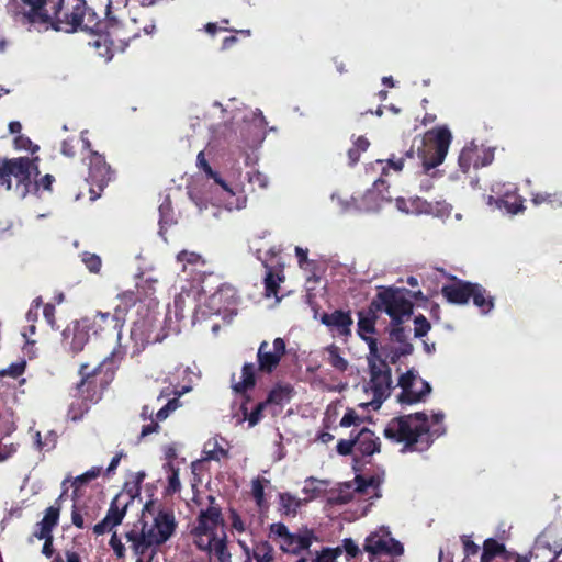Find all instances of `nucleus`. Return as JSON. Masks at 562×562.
Wrapping results in <instances>:
<instances>
[{
  "label": "nucleus",
  "instance_id": "nucleus-1",
  "mask_svg": "<svg viewBox=\"0 0 562 562\" xmlns=\"http://www.w3.org/2000/svg\"><path fill=\"white\" fill-rule=\"evenodd\" d=\"M176 528L173 512L149 501L144 505L139 519L126 525L124 538L137 558L136 562H151L158 548L172 537Z\"/></svg>",
  "mask_w": 562,
  "mask_h": 562
},
{
  "label": "nucleus",
  "instance_id": "nucleus-2",
  "mask_svg": "<svg viewBox=\"0 0 562 562\" xmlns=\"http://www.w3.org/2000/svg\"><path fill=\"white\" fill-rule=\"evenodd\" d=\"M114 362L111 357H105L97 366L88 362L81 363L78 370L80 381L74 386V396L80 403L76 406L70 405L68 416L72 420H79L90 409L99 403L105 390L110 386L115 376Z\"/></svg>",
  "mask_w": 562,
  "mask_h": 562
},
{
  "label": "nucleus",
  "instance_id": "nucleus-3",
  "mask_svg": "<svg viewBox=\"0 0 562 562\" xmlns=\"http://www.w3.org/2000/svg\"><path fill=\"white\" fill-rule=\"evenodd\" d=\"M383 435L393 442L403 443L402 452L425 451L432 443L428 416L424 412L392 418Z\"/></svg>",
  "mask_w": 562,
  "mask_h": 562
},
{
  "label": "nucleus",
  "instance_id": "nucleus-4",
  "mask_svg": "<svg viewBox=\"0 0 562 562\" xmlns=\"http://www.w3.org/2000/svg\"><path fill=\"white\" fill-rule=\"evenodd\" d=\"M38 175V168L29 157L0 158V187L10 191L13 187L12 178L15 179V190L21 198L29 193H37L43 190L50 191L55 178L47 173L38 180L32 181V173Z\"/></svg>",
  "mask_w": 562,
  "mask_h": 562
},
{
  "label": "nucleus",
  "instance_id": "nucleus-5",
  "mask_svg": "<svg viewBox=\"0 0 562 562\" xmlns=\"http://www.w3.org/2000/svg\"><path fill=\"white\" fill-rule=\"evenodd\" d=\"M65 0H9L8 11L23 24L61 31Z\"/></svg>",
  "mask_w": 562,
  "mask_h": 562
},
{
  "label": "nucleus",
  "instance_id": "nucleus-6",
  "mask_svg": "<svg viewBox=\"0 0 562 562\" xmlns=\"http://www.w3.org/2000/svg\"><path fill=\"white\" fill-rule=\"evenodd\" d=\"M409 293L406 289L385 288L378 292L371 302L375 311H384L391 317V324H403L408 319L414 310V304L405 296Z\"/></svg>",
  "mask_w": 562,
  "mask_h": 562
},
{
  "label": "nucleus",
  "instance_id": "nucleus-7",
  "mask_svg": "<svg viewBox=\"0 0 562 562\" xmlns=\"http://www.w3.org/2000/svg\"><path fill=\"white\" fill-rule=\"evenodd\" d=\"M451 139L452 135L446 126L437 127L427 133L426 142H423L424 148L417 150V160L420 161L425 172L443 161Z\"/></svg>",
  "mask_w": 562,
  "mask_h": 562
},
{
  "label": "nucleus",
  "instance_id": "nucleus-8",
  "mask_svg": "<svg viewBox=\"0 0 562 562\" xmlns=\"http://www.w3.org/2000/svg\"><path fill=\"white\" fill-rule=\"evenodd\" d=\"M269 538L277 542L283 552L300 554L310 549L315 536L307 529L303 533H292L283 522H274L269 527Z\"/></svg>",
  "mask_w": 562,
  "mask_h": 562
},
{
  "label": "nucleus",
  "instance_id": "nucleus-9",
  "mask_svg": "<svg viewBox=\"0 0 562 562\" xmlns=\"http://www.w3.org/2000/svg\"><path fill=\"white\" fill-rule=\"evenodd\" d=\"M370 380L364 390L372 394V404L379 407L390 395L392 390L391 368L386 360L369 364Z\"/></svg>",
  "mask_w": 562,
  "mask_h": 562
},
{
  "label": "nucleus",
  "instance_id": "nucleus-10",
  "mask_svg": "<svg viewBox=\"0 0 562 562\" xmlns=\"http://www.w3.org/2000/svg\"><path fill=\"white\" fill-rule=\"evenodd\" d=\"M285 353L286 345L283 338H274L272 345L267 340L261 341L257 351V371L262 374L273 373Z\"/></svg>",
  "mask_w": 562,
  "mask_h": 562
},
{
  "label": "nucleus",
  "instance_id": "nucleus-11",
  "mask_svg": "<svg viewBox=\"0 0 562 562\" xmlns=\"http://www.w3.org/2000/svg\"><path fill=\"white\" fill-rule=\"evenodd\" d=\"M88 159L89 172L87 181L91 186V199L95 200L100 195V192L110 182L112 177V169L110 165L105 161L104 156L99 154L98 151L90 150Z\"/></svg>",
  "mask_w": 562,
  "mask_h": 562
},
{
  "label": "nucleus",
  "instance_id": "nucleus-12",
  "mask_svg": "<svg viewBox=\"0 0 562 562\" xmlns=\"http://www.w3.org/2000/svg\"><path fill=\"white\" fill-rule=\"evenodd\" d=\"M398 385L402 389L397 396L401 404L412 405L422 402L431 392L430 384L417 378L413 370H408L400 376Z\"/></svg>",
  "mask_w": 562,
  "mask_h": 562
},
{
  "label": "nucleus",
  "instance_id": "nucleus-13",
  "mask_svg": "<svg viewBox=\"0 0 562 562\" xmlns=\"http://www.w3.org/2000/svg\"><path fill=\"white\" fill-rule=\"evenodd\" d=\"M123 494L119 493L111 501L105 517L92 527L93 533L95 536H102L106 532H111L114 530V528L123 522L132 497H130L127 501H123Z\"/></svg>",
  "mask_w": 562,
  "mask_h": 562
},
{
  "label": "nucleus",
  "instance_id": "nucleus-14",
  "mask_svg": "<svg viewBox=\"0 0 562 562\" xmlns=\"http://www.w3.org/2000/svg\"><path fill=\"white\" fill-rule=\"evenodd\" d=\"M355 447L353 469L359 471L368 462L367 458L380 452L381 441L371 429L364 427L356 435Z\"/></svg>",
  "mask_w": 562,
  "mask_h": 562
},
{
  "label": "nucleus",
  "instance_id": "nucleus-15",
  "mask_svg": "<svg viewBox=\"0 0 562 562\" xmlns=\"http://www.w3.org/2000/svg\"><path fill=\"white\" fill-rule=\"evenodd\" d=\"M364 550L369 553V561L376 562V558L380 555H402L404 552V547L394 538L371 533L366 539Z\"/></svg>",
  "mask_w": 562,
  "mask_h": 562
},
{
  "label": "nucleus",
  "instance_id": "nucleus-16",
  "mask_svg": "<svg viewBox=\"0 0 562 562\" xmlns=\"http://www.w3.org/2000/svg\"><path fill=\"white\" fill-rule=\"evenodd\" d=\"M82 321L88 326L89 330L92 331L93 335H108V334H116L117 338L121 337V330L124 324L117 318V316L113 313H103L98 312L93 317H85Z\"/></svg>",
  "mask_w": 562,
  "mask_h": 562
},
{
  "label": "nucleus",
  "instance_id": "nucleus-17",
  "mask_svg": "<svg viewBox=\"0 0 562 562\" xmlns=\"http://www.w3.org/2000/svg\"><path fill=\"white\" fill-rule=\"evenodd\" d=\"M237 303L236 289L227 283H221L216 291L211 293L206 300L210 312L216 315L226 313Z\"/></svg>",
  "mask_w": 562,
  "mask_h": 562
},
{
  "label": "nucleus",
  "instance_id": "nucleus-18",
  "mask_svg": "<svg viewBox=\"0 0 562 562\" xmlns=\"http://www.w3.org/2000/svg\"><path fill=\"white\" fill-rule=\"evenodd\" d=\"M452 283L445 284L441 289V294L451 304L464 305L471 299V291H473L474 283L459 279L454 276H449Z\"/></svg>",
  "mask_w": 562,
  "mask_h": 562
},
{
  "label": "nucleus",
  "instance_id": "nucleus-19",
  "mask_svg": "<svg viewBox=\"0 0 562 562\" xmlns=\"http://www.w3.org/2000/svg\"><path fill=\"white\" fill-rule=\"evenodd\" d=\"M210 505L206 509H202L196 517V527L202 533L207 530H216L218 526H224L222 508L215 503V497L209 496Z\"/></svg>",
  "mask_w": 562,
  "mask_h": 562
},
{
  "label": "nucleus",
  "instance_id": "nucleus-20",
  "mask_svg": "<svg viewBox=\"0 0 562 562\" xmlns=\"http://www.w3.org/2000/svg\"><path fill=\"white\" fill-rule=\"evenodd\" d=\"M321 323L330 330H336L340 336L348 337L351 335L353 321L349 311L336 310L333 313H323Z\"/></svg>",
  "mask_w": 562,
  "mask_h": 562
},
{
  "label": "nucleus",
  "instance_id": "nucleus-21",
  "mask_svg": "<svg viewBox=\"0 0 562 562\" xmlns=\"http://www.w3.org/2000/svg\"><path fill=\"white\" fill-rule=\"evenodd\" d=\"M101 513V506L95 502L91 504L74 505L71 510V521L79 528L83 529L90 526Z\"/></svg>",
  "mask_w": 562,
  "mask_h": 562
},
{
  "label": "nucleus",
  "instance_id": "nucleus-22",
  "mask_svg": "<svg viewBox=\"0 0 562 562\" xmlns=\"http://www.w3.org/2000/svg\"><path fill=\"white\" fill-rule=\"evenodd\" d=\"M65 493H66V490L56 499L55 505L49 506L45 510L43 519L37 524L38 530H35L33 533H40L41 537H45L47 533L53 535V529L58 525V520H59V514H60L59 501L64 496Z\"/></svg>",
  "mask_w": 562,
  "mask_h": 562
},
{
  "label": "nucleus",
  "instance_id": "nucleus-23",
  "mask_svg": "<svg viewBox=\"0 0 562 562\" xmlns=\"http://www.w3.org/2000/svg\"><path fill=\"white\" fill-rule=\"evenodd\" d=\"M293 395V387L289 384H277L274 385L266 401V405H277V406H283L284 404L289 403Z\"/></svg>",
  "mask_w": 562,
  "mask_h": 562
},
{
  "label": "nucleus",
  "instance_id": "nucleus-24",
  "mask_svg": "<svg viewBox=\"0 0 562 562\" xmlns=\"http://www.w3.org/2000/svg\"><path fill=\"white\" fill-rule=\"evenodd\" d=\"M256 385V368L252 362L244 363L241 368V381L233 385L235 393L245 394Z\"/></svg>",
  "mask_w": 562,
  "mask_h": 562
},
{
  "label": "nucleus",
  "instance_id": "nucleus-25",
  "mask_svg": "<svg viewBox=\"0 0 562 562\" xmlns=\"http://www.w3.org/2000/svg\"><path fill=\"white\" fill-rule=\"evenodd\" d=\"M119 304L114 308V314L120 321L125 324L126 315L128 311L136 305L139 297L135 291H125L117 295Z\"/></svg>",
  "mask_w": 562,
  "mask_h": 562
},
{
  "label": "nucleus",
  "instance_id": "nucleus-26",
  "mask_svg": "<svg viewBox=\"0 0 562 562\" xmlns=\"http://www.w3.org/2000/svg\"><path fill=\"white\" fill-rule=\"evenodd\" d=\"M265 268L267 269L266 276L263 279L265 295L267 297L274 296L279 300L278 293H279V289H280V283H282L285 280V277L282 273V271H280L278 273L273 272L272 268L270 266H268L267 263H265Z\"/></svg>",
  "mask_w": 562,
  "mask_h": 562
},
{
  "label": "nucleus",
  "instance_id": "nucleus-27",
  "mask_svg": "<svg viewBox=\"0 0 562 562\" xmlns=\"http://www.w3.org/2000/svg\"><path fill=\"white\" fill-rule=\"evenodd\" d=\"M305 502H307V499L302 501L289 492L280 493L279 494V512L283 516L294 517L297 514V510L300 509V507Z\"/></svg>",
  "mask_w": 562,
  "mask_h": 562
},
{
  "label": "nucleus",
  "instance_id": "nucleus-28",
  "mask_svg": "<svg viewBox=\"0 0 562 562\" xmlns=\"http://www.w3.org/2000/svg\"><path fill=\"white\" fill-rule=\"evenodd\" d=\"M471 299L483 314L488 313L494 307V297L479 283H474L473 291H471Z\"/></svg>",
  "mask_w": 562,
  "mask_h": 562
},
{
  "label": "nucleus",
  "instance_id": "nucleus-29",
  "mask_svg": "<svg viewBox=\"0 0 562 562\" xmlns=\"http://www.w3.org/2000/svg\"><path fill=\"white\" fill-rule=\"evenodd\" d=\"M89 333L90 330L82 319L75 325L72 337L69 342L72 353L76 355L83 350L86 344L89 340Z\"/></svg>",
  "mask_w": 562,
  "mask_h": 562
},
{
  "label": "nucleus",
  "instance_id": "nucleus-30",
  "mask_svg": "<svg viewBox=\"0 0 562 562\" xmlns=\"http://www.w3.org/2000/svg\"><path fill=\"white\" fill-rule=\"evenodd\" d=\"M209 553H212L218 562H232V554L227 548V536L223 531L222 536H215L214 541H212V547L207 550Z\"/></svg>",
  "mask_w": 562,
  "mask_h": 562
},
{
  "label": "nucleus",
  "instance_id": "nucleus-31",
  "mask_svg": "<svg viewBox=\"0 0 562 562\" xmlns=\"http://www.w3.org/2000/svg\"><path fill=\"white\" fill-rule=\"evenodd\" d=\"M220 440L224 441L223 438H220ZM203 453L204 460L221 461L228 458V449L220 443L218 438L207 440L204 445Z\"/></svg>",
  "mask_w": 562,
  "mask_h": 562
},
{
  "label": "nucleus",
  "instance_id": "nucleus-32",
  "mask_svg": "<svg viewBox=\"0 0 562 562\" xmlns=\"http://www.w3.org/2000/svg\"><path fill=\"white\" fill-rule=\"evenodd\" d=\"M256 562H274V549L268 540L255 541L251 555Z\"/></svg>",
  "mask_w": 562,
  "mask_h": 562
},
{
  "label": "nucleus",
  "instance_id": "nucleus-33",
  "mask_svg": "<svg viewBox=\"0 0 562 562\" xmlns=\"http://www.w3.org/2000/svg\"><path fill=\"white\" fill-rule=\"evenodd\" d=\"M327 362L337 371L345 372L349 367V362L341 356L340 348L334 344L326 347Z\"/></svg>",
  "mask_w": 562,
  "mask_h": 562
},
{
  "label": "nucleus",
  "instance_id": "nucleus-34",
  "mask_svg": "<svg viewBox=\"0 0 562 562\" xmlns=\"http://www.w3.org/2000/svg\"><path fill=\"white\" fill-rule=\"evenodd\" d=\"M506 553L505 544L498 542L494 538H488L483 543V552L481 554V562H492V560Z\"/></svg>",
  "mask_w": 562,
  "mask_h": 562
},
{
  "label": "nucleus",
  "instance_id": "nucleus-35",
  "mask_svg": "<svg viewBox=\"0 0 562 562\" xmlns=\"http://www.w3.org/2000/svg\"><path fill=\"white\" fill-rule=\"evenodd\" d=\"M479 158L480 155L476 148L465 147L461 150L458 162L461 170L468 172L472 166L475 169L480 168Z\"/></svg>",
  "mask_w": 562,
  "mask_h": 562
},
{
  "label": "nucleus",
  "instance_id": "nucleus-36",
  "mask_svg": "<svg viewBox=\"0 0 562 562\" xmlns=\"http://www.w3.org/2000/svg\"><path fill=\"white\" fill-rule=\"evenodd\" d=\"M269 484V480L256 477L251 481V494L259 509H267L268 503L265 497V486Z\"/></svg>",
  "mask_w": 562,
  "mask_h": 562
},
{
  "label": "nucleus",
  "instance_id": "nucleus-37",
  "mask_svg": "<svg viewBox=\"0 0 562 562\" xmlns=\"http://www.w3.org/2000/svg\"><path fill=\"white\" fill-rule=\"evenodd\" d=\"M531 201L535 205L548 204L551 207H561L562 192H537L532 194Z\"/></svg>",
  "mask_w": 562,
  "mask_h": 562
},
{
  "label": "nucleus",
  "instance_id": "nucleus-38",
  "mask_svg": "<svg viewBox=\"0 0 562 562\" xmlns=\"http://www.w3.org/2000/svg\"><path fill=\"white\" fill-rule=\"evenodd\" d=\"M375 310L371 307V311L368 315H364L362 312L359 313L358 321V335L362 338V336H367L366 334H374L375 333V322L376 315Z\"/></svg>",
  "mask_w": 562,
  "mask_h": 562
},
{
  "label": "nucleus",
  "instance_id": "nucleus-39",
  "mask_svg": "<svg viewBox=\"0 0 562 562\" xmlns=\"http://www.w3.org/2000/svg\"><path fill=\"white\" fill-rule=\"evenodd\" d=\"M415 159L416 155L412 146L408 150L405 151L404 156L396 157L393 154L386 160H378V162H386V166L392 168L394 171H402L406 161H413Z\"/></svg>",
  "mask_w": 562,
  "mask_h": 562
},
{
  "label": "nucleus",
  "instance_id": "nucleus-40",
  "mask_svg": "<svg viewBox=\"0 0 562 562\" xmlns=\"http://www.w3.org/2000/svg\"><path fill=\"white\" fill-rule=\"evenodd\" d=\"M192 535L194 537V544L198 549L202 551H206L212 547V541H214V537L217 535L214 530H207L205 533H202L199 530V527H194L192 530Z\"/></svg>",
  "mask_w": 562,
  "mask_h": 562
},
{
  "label": "nucleus",
  "instance_id": "nucleus-41",
  "mask_svg": "<svg viewBox=\"0 0 562 562\" xmlns=\"http://www.w3.org/2000/svg\"><path fill=\"white\" fill-rule=\"evenodd\" d=\"M102 469L100 467H92L81 475L74 479L71 486L74 487V497H77L78 490L88 482L100 476Z\"/></svg>",
  "mask_w": 562,
  "mask_h": 562
},
{
  "label": "nucleus",
  "instance_id": "nucleus-42",
  "mask_svg": "<svg viewBox=\"0 0 562 562\" xmlns=\"http://www.w3.org/2000/svg\"><path fill=\"white\" fill-rule=\"evenodd\" d=\"M499 207H504L509 214H518L524 211V200L520 196H508L499 200Z\"/></svg>",
  "mask_w": 562,
  "mask_h": 562
},
{
  "label": "nucleus",
  "instance_id": "nucleus-43",
  "mask_svg": "<svg viewBox=\"0 0 562 562\" xmlns=\"http://www.w3.org/2000/svg\"><path fill=\"white\" fill-rule=\"evenodd\" d=\"M386 348H382V355L390 359V362L395 364L402 357H406L413 353L414 347L412 344H406L404 346H400L398 348L391 349L390 352H384Z\"/></svg>",
  "mask_w": 562,
  "mask_h": 562
},
{
  "label": "nucleus",
  "instance_id": "nucleus-44",
  "mask_svg": "<svg viewBox=\"0 0 562 562\" xmlns=\"http://www.w3.org/2000/svg\"><path fill=\"white\" fill-rule=\"evenodd\" d=\"M165 468L168 471V493L175 494L180 491L181 483L179 479V469L173 465L172 462H167Z\"/></svg>",
  "mask_w": 562,
  "mask_h": 562
},
{
  "label": "nucleus",
  "instance_id": "nucleus-45",
  "mask_svg": "<svg viewBox=\"0 0 562 562\" xmlns=\"http://www.w3.org/2000/svg\"><path fill=\"white\" fill-rule=\"evenodd\" d=\"M131 339L135 345L145 346L149 342V337L146 335V324L144 322H135L131 328Z\"/></svg>",
  "mask_w": 562,
  "mask_h": 562
},
{
  "label": "nucleus",
  "instance_id": "nucleus-46",
  "mask_svg": "<svg viewBox=\"0 0 562 562\" xmlns=\"http://www.w3.org/2000/svg\"><path fill=\"white\" fill-rule=\"evenodd\" d=\"M267 407L265 402L258 403L255 408L248 414L245 404L241 405L244 417L248 420L250 427L256 426L262 418L263 409Z\"/></svg>",
  "mask_w": 562,
  "mask_h": 562
},
{
  "label": "nucleus",
  "instance_id": "nucleus-47",
  "mask_svg": "<svg viewBox=\"0 0 562 562\" xmlns=\"http://www.w3.org/2000/svg\"><path fill=\"white\" fill-rule=\"evenodd\" d=\"M361 339L364 340L369 347L368 364L371 362H380V360H384L382 352L379 350L376 338L372 336H362Z\"/></svg>",
  "mask_w": 562,
  "mask_h": 562
},
{
  "label": "nucleus",
  "instance_id": "nucleus-48",
  "mask_svg": "<svg viewBox=\"0 0 562 562\" xmlns=\"http://www.w3.org/2000/svg\"><path fill=\"white\" fill-rule=\"evenodd\" d=\"M228 519L231 521L232 533H243L247 530L245 520L241 518L239 513L233 507L228 508Z\"/></svg>",
  "mask_w": 562,
  "mask_h": 562
},
{
  "label": "nucleus",
  "instance_id": "nucleus-49",
  "mask_svg": "<svg viewBox=\"0 0 562 562\" xmlns=\"http://www.w3.org/2000/svg\"><path fill=\"white\" fill-rule=\"evenodd\" d=\"M342 549L340 547L336 548H325L323 549L312 562H336V559L341 555Z\"/></svg>",
  "mask_w": 562,
  "mask_h": 562
},
{
  "label": "nucleus",
  "instance_id": "nucleus-50",
  "mask_svg": "<svg viewBox=\"0 0 562 562\" xmlns=\"http://www.w3.org/2000/svg\"><path fill=\"white\" fill-rule=\"evenodd\" d=\"M391 326L392 327L389 333L391 340L400 344L401 346L411 344L408 341L407 330L405 329V327H403V324H391Z\"/></svg>",
  "mask_w": 562,
  "mask_h": 562
},
{
  "label": "nucleus",
  "instance_id": "nucleus-51",
  "mask_svg": "<svg viewBox=\"0 0 562 562\" xmlns=\"http://www.w3.org/2000/svg\"><path fill=\"white\" fill-rule=\"evenodd\" d=\"M81 258H82V262L85 263L86 268L90 272L98 273L100 271L102 261L98 255L85 251L81 254Z\"/></svg>",
  "mask_w": 562,
  "mask_h": 562
},
{
  "label": "nucleus",
  "instance_id": "nucleus-52",
  "mask_svg": "<svg viewBox=\"0 0 562 562\" xmlns=\"http://www.w3.org/2000/svg\"><path fill=\"white\" fill-rule=\"evenodd\" d=\"M414 336L417 338L426 336L431 328L429 321L423 314L414 318Z\"/></svg>",
  "mask_w": 562,
  "mask_h": 562
},
{
  "label": "nucleus",
  "instance_id": "nucleus-53",
  "mask_svg": "<svg viewBox=\"0 0 562 562\" xmlns=\"http://www.w3.org/2000/svg\"><path fill=\"white\" fill-rule=\"evenodd\" d=\"M109 546L114 552L116 559H125L126 557V548L122 542V539L117 536L116 531H113L111 538L109 540Z\"/></svg>",
  "mask_w": 562,
  "mask_h": 562
},
{
  "label": "nucleus",
  "instance_id": "nucleus-54",
  "mask_svg": "<svg viewBox=\"0 0 562 562\" xmlns=\"http://www.w3.org/2000/svg\"><path fill=\"white\" fill-rule=\"evenodd\" d=\"M180 406V401L178 397H173L167 402L157 413H156V422L165 420L171 412L176 411Z\"/></svg>",
  "mask_w": 562,
  "mask_h": 562
},
{
  "label": "nucleus",
  "instance_id": "nucleus-55",
  "mask_svg": "<svg viewBox=\"0 0 562 562\" xmlns=\"http://www.w3.org/2000/svg\"><path fill=\"white\" fill-rule=\"evenodd\" d=\"M336 450H337L338 454H340V456L352 454V457H353L355 452H356L355 438L349 439V440L340 439L337 442Z\"/></svg>",
  "mask_w": 562,
  "mask_h": 562
},
{
  "label": "nucleus",
  "instance_id": "nucleus-56",
  "mask_svg": "<svg viewBox=\"0 0 562 562\" xmlns=\"http://www.w3.org/2000/svg\"><path fill=\"white\" fill-rule=\"evenodd\" d=\"M372 192L376 193L378 196H380L382 200L390 201L392 199L390 195L386 194L389 192V186L382 177L373 182Z\"/></svg>",
  "mask_w": 562,
  "mask_h": 562
},
{
  "label": "nucleus",
  "instance_id": "nucleus-57",
  "mask_svg": "<svg viewBox=\"0 0 562 562\" xmlns=\"http://www.w3.org/2000/svg\"><path fill=\"white\" fill-rule=\"evenodd\" d=\"M25 367H26L25 361L11 363L5 370H3L1 372V375L18 378L24 373Z\"/></svg>",
  "mask_w": 562,
  "mask_h": 562
},
{
  "label": "nucleus",
  "instance_id": "nucleus-58",
  "mask_svg": "<svg viewBox=\"0 0 562 562\" xmlns=\"http://www.w3.org/2000/svg\"><path fill=\"white\" fill-rule=\"evenodd\" d=\"M33 536L40 540H44V544H43V548H42V553L46 557V558H52L54 552H55V549H54V546H53V541H54V538H53V535H46L45 537H41L40 533H33Z\"/></svg>",
  "mask_w": 562,
  "mask_h": 562
},
{
  "label": "nucleus",
  "instance_id": "nucleus-59",
  "mask_svg": "<svg viewBox=\"0 0 562 562\" xmlns=\"http://www.w3.org/2000/svg\"><path fill=\"white\" fill-rule=\"evenodd\" d=\"M42 305H43V301H42L41 296H37L32 301L31 306L26 313L27 322L35 323L37 321L38 312H40V308Z\"/></svg>",
  "mask_w": 562,
  "mask_h": 562
},
{
  "label": "nucleus",
  "instance_id": "nucleus-60",
  "mask_svg": "<svg viewBox=\"0 0 562 562\" xmlns=\"http://www.w3.org/2000/svg\"><path fill=\"white\" fill-rule=\"evenodd\" d=\"M78 144V140L75 137H70L67 139H64L60 146V153L69 158L75 157L76 155V145Z\"/></svg>",
  "mask_w": 562,
  "mask_h": 562
},
{
  "label": "nucleus",
  "instance_id": "nucleus-61",
  "mask_svg": "<svg viewBox=\"0 0 562 562\" xmlns=\"http://www.w3.org/2000/svg\"><path fill=\"white\" fill-rule=\"evenodd\" d=\"M18 447L19 445L16 443L0 445V463L12 458L16 453Z\"/></svg>",
  "mask_w": 562,
  "mask_h": 562
},
{
  "label": "nucleus",
  "instance_id": "nucleus-62",
  "mask_svg": "<svg viewBox=\"0 0 562 562\" xmlns=\"http://www.w3.org/2000/svg\"><path fill=\"white\" fill-rule=\"evenodd\" d=\"M340 548L342 549V552L344 551L346 552V554L349 559L356 558L360 553L358 546L355 543V541L351 538L344 539L342 546Z\"/></svg>",
  "mask_w": 562,
  "mask_h": 562
},
{
  "label": "nucleus",
  "instance_id": "nucleus-63",
  "mask_svg": "<svg viewBox=\"0 0 562 562\" xmlns=\"http://www.w3.org/2000/svg\"><path fill=\"white\" fill-rule=\"evenodd\" d=\"M412 205L414 206L415 211L418 212V213H427V214H430L432 213V205L431 203L420 199V198H415L411 201Z\"/></svg>",
  "mask_w": 562,
  "mask_h": 562
},
{
  "label": "nucleus",
  "instance_id": "nucleus-64",
  "mask_svg": "<svg viewBox=\"0 0 562 562\" xmlns=\"http://www.w3.org/2000/svg\"><path fill=\"white\" fill-rule=\"evenodd\" d=\"M359 420H360V418L357 415V413L355 412V409L348 408L347 412L345 413V415L342 416L339 425L341 427L347 428V427H350V426L357 424V422H359Z\"/></svg>",
  "mask_w": 562,
  "mask_h": 562
}]
</instances>
